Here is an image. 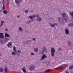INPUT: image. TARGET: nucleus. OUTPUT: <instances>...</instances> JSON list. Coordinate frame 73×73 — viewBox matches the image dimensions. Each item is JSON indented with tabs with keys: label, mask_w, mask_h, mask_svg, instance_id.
I'll list each match as a JSON object with an SVG mask.
<instances>
[{
	"label": "nucleus",
	"mask_w": 73,
	"mask_h": 73,
	"mask_svg": "<svg viewBox=\"0 0 73 73\" xmlns=\"http://www.w3.org/2000/svg\"><path fill=\"white\" fill-rule=\"evenodd\" d=\"M34 51L35 52H37L38 51V49L37 48H34Z\"/></svg>",
	"instance_id": "a211bd4d"
},
{
	"label": "nucleus",
	"mask_w": 73,
	"mask_h": 73,
	"mask_svg": "<svg viewBox=\"0 0 73 73\" xmlns=\"http://www.w3.org/2000/svg\"><path fill=\"white\" fill-rule=\"evenodd\" d=\"M58 21H60V20H61V17H60L58 19Z\"/></svg>",
	"instance_id": "f704fd0d"
},
{
	"label": "nucleus",
	"mask_w": 73,
	"mask_h": 73,
	"mask_svg": "<svg viewBox=\"0 0 73 73\" xmlns=\"http://www.w3.org/2000/svg\"><path fill=\"white\" fill-rule=\"evenodd\" d=\"M44 52H45V51H44V50H43L40 51V53H41V54H44Z\"/></svg>",
	"instance_id": "b1692460"
},
{
	"label": "nucleus",
	"mask_w": 73,
	"mask_h": 73,
	"mask_svg": "<svg viewBox=\"0 0 73 73\" xmlns=\"http://www.w3.org/2000/svg\"><path fill=\"white\" fill-rule=\"evenodd\" d=\"M4 71H5V72H8V69L5 68L4 69Z\"/></svg>",
	"instance_id": "a878e982"
},
{
	"label": "nucleus",
	"mask_w": 73,
	"mask_h": 73,
	"mask_svg": "<svg viewBox=\"0 0 73 73\" xmlns=\"http://www.w3.org/2000/svg\"><path fill=\"white\" fill-rule=\"evenodd\" d=\"M31 22V20L28 21H27L28 24H29V23H30Z\"/></svg>",
	"instance_id": "2f4dec72"
},
{
	"label": "nucleus",
	"mask_w": 73,
	"mask_h": 73,
	"mask_svg": "<svg viewBox=\"0 0 73 73\" xmlns=\"http://www.w3.org/2000/svg\"><path fill=\"white\" fill-rule=\"evenodd\" d=\"M69 68V69H72L73 68V65L70 66Z\"/></svg>",
	"instance_id": "aec40b11"
},
{
	"label": "nucleus",
	"mask_w": 73,
	"mask_h": 73,
	"mask_svg": "<svg viewBox=\"0 0 73 73\" xmlns=\"http://www.w3.org/2000/svg\"><path fill=\"white\" fill-rule=\"evenodd\" d=\"M5 0H3L2 1L3 4H5Z\"/></svg>",
	"instance_id": "cd10ccee"
},
{
	"label": "nucleus",
	"mask_w": 73,
	"mask_h": 73,
	"mask_svg": "<svg viewBox=\"0 0 73 73\" xmlns=\"http://www.w3.org/2000/svg\"><path fill=\"white\" fill-rule=\"evenodd\" d=\"M25 44H28V42H27V43H25Z\"/></svg>",
	"instance_id": "603ef678"
},
{
	"label": "nucleus",
	"mask_w": 73,
	"mask_h": 73,
	"mask_svg": "<svg viewBox=\"0 0 73 73\" xmlns=\"http://www.w3.org/2000/svg\"><path fill=\"white\" fill-rule=\"evenodd\" d=\"M19 16H20V15H18L17 17V18H19Z\"/></svg>",
	"instance_id": "c03bdc74"
},
{
	"label": "nucleus",
	"mask_w": 73,
	"mask_h": 73,
	"mask_svg": "<svg viewBox=\"0 0 73 73\" xmlns=\"http://www.w3.org/2000/svg\"><path fill=\"white\" fill-rule=\"evenodd\" d=\"M22 70L23 72H24L25 73H26V70H25V67H23L22 68Z\"/></svg>",
	"instance_id": "1a4fd4ad"
},
{
	"label": "nucleus",
	"mask_w": 73,
	"mask_h": 73,
	"mask_svg": "<svg viewBox=\"0 0 73 73\" xmlns=\"http://www.w3.org/2000/svg\"><path fill=\"white\" fill-rule=\"evenodd\" d=\"M51 56L52 57L54 56V54L55 53V49L54 48H52L51 49Z\"/></svg>",
	"instance_id": "f03ea898"
},
{
	"label": "nucleus",
	"mask_w": 73,
	"mask_h": 73,
	"mask_svg": "<svg viewBox=\"0 0 73 73\" xmlns=\"http://www.w3.org/2000/svg\"><path fill=\"white\" fill-rule=\"evenodd\" d=\"M50 70V69H48L47 70L44 71V73H46V72H49Z\"/></svg>",
	"instance_id": "bb28decb"
},
{
	"label": "nucleus",
	"mask_w": 73,
	"mask_h": 73,
	"mask_svg": "<svg viewBox=\"0 0 73 73\" xmlns=\"http://www.w3.org/2000/svg\"><path fill=\"white\" fill-rule=\"evenodd\" d=\"M61 68H62V67L60 66L59 67H58L56 68L55 69L57 70V69H61Z\"/></svg>",
	"instance_id": "6ab92c4d"
},
{
	"label": "nucleus",
	"mask_w": 73,
	"mask_h": 73,
	"mask_svg": "<svg viewBox=\"0 0 73 73\" xmlns=\"http://www.w3.org/2000/svg\"><path fill=\"white\" fill-rule=\"evenodd\" d=\"M9 40V38H7L6 37V38H5V41H8V40Z\"/></svg>",
	"instance_id": "412c9836"
},
{
	"label": "nucleus",
	"mask_w": 73,
	"mask_h": 73,
	"mask_svg": "<svg viewBox=\"0 0 73 73\" xmlns=\"http://www.w3.org/2000/svg\"><path fill=\"white\" fill-rule=\"evenodd\" d=\"M25 13H27V12H28V10H26L25 11Z\"/></svg>",
	"instance_id": "37998d69"
},
{
	"label": "nucleus",
	"mask_w": 73,
	"mask_h": 73,
	"mask_svg": "<svg viewBox=\"0 0 73 73\" xmlns=\"http://www.w3.org/2000/svg\"><path fill=\"white\" fill-rule=\"evenodd\" d=\"M63 65L65 66L66 67H68V65L67 64H63Z\"/></svg>",
	"instance_id": "c85d7f7f"
},
{
	"label": "nucleus",
	"mask_w": 73,
	"mask_h": 73,
	"mask_svg": "<svg viewBox=\"0 0 73 73\" xmlns=\"http://www.w3.org/2000/svg\"><path fill=\"white\" fill-rule=\"evenodd\" d=\"M13 49L14 51H15V52H17V51H16V47L15 46H14L13 47Z\"/></svg>",
	"instance_id": "4468645a"
},
{
	"label": "nucleus",
	"mask_w": 73,
	"mask_h": 73,
	"mask_svg": "<svg viewBox=\"0 0 73 73\" xmlns=\"http://www.w3.org/2000/svg\"><path fill=\"white\" fill-rule=\"evenodd\" d=\"M4 33H0V38L2 39H3L4 38Z\"/></svg>",
	"instance_id": "39448f33"
},
{
	"label": "nucleus",
	"mask_w": 73,
	"mask_h": 73,
	"mask_svg": "<svg viewBox=\"0 0 73 73\" xmlns=\"http://www.w3.org/2000/svg\"><path fill=\"white\" fill-rule=\"evenodd\" d=\"M18 52L19 53H21V51L20 50H18Z\"/></svg>",
	"instance_id": "c9c22d12"
},
{
	"label": "nucleus",
	"mask_w": 73,
	"mask_h": 73,
	"mask_svg": "<svg viewBox=\"0 0 73 73\" xmlns=\"http://www.w3.org/2000/svg\"><path fill=\"white\" fill-rule=\"evenodd\" d=\"M35 17V16L33 15V16H29V18L31 19H34Z\"/></svg>",
	"instance_id": "9b49d317"
},
{
	"label": "nucleus",
	"mask_w": 73,
	"mask_h": 73,
	"mask_svg": "<svg viewBox=\"0 0 73 73\" xmlns=\"http://www.w3.org/2000/svg\"><path fill=\"white\" fill-rule=\"evenodd\" d=\"M55 25H57V23H54L53 25H52V23H50V25L51 27H52V28H54Z\"/></svg>",
	"instance_id": "0eeeda50"
},
{
	"label": "nucleus",
	"mask_w": 73,
	"mask_h": 73,
	"mask_svg": "<svg viewBox=\"0 0 73 73\" xmlns=\"http://www.w3.org/2000/svg\"><path fill=\"white\" fill-rule=\"evenodd\" d=\"M36 20L37 21H41V18L39 17L36 19Z\"/></svg>",
	"instance_id": "ddd939ff"
},
{
	"label": "nucleus",
	"mask_w": 73,
	"mask_h": 73,
	"mask_svg": "<svg viewBox=\"0 0 73 73\" xmlns=\"http://www.w3.org/2000/svg\"><path fill=\"white\" fill-rule=\"evenodd\" d=\"M5 7H2L3 10H5Z\"/></svg>",
	"instance_id": "e433bc0d"
},
{
	"label": "nucleus",
	"mask_w": 73,
	"mask_h": 73,
	"mask_svg": "<svg viewBox=\"0 0 73 73\" xmlns=\"http://www.w3.org/2000/svg\"><path fill=\"white\" fill-rule=\"evenodd\" d=\"M2 11L0 10V12H1Z\"/></svg>",
	"instance_id": "864d4df0"
},
{
	"label": "nucleus",
	"mask_w": 73,
	"mask_h": 73,
	"mask_svg": "<svg viewBox=\"0 0 73 73\" xmlns=\"http://www.w3.org/2000/svg\"><path fill=\"white\" fill-rule=\"evenodd\" d=\"M35 68V66L33 65H31L29 67V70H33L34 68Z\"/></svg>",
	"instance_id": "20e7f679"
},
{
	"label": "nucleus",
	"mask_w": 73,
	"mask_h": 73,
	"mask_svg": "<svg viewBox=\"0 0 73 73\" xmlns=\"http://www.w3.org/2000/svg\"><path fill=\"white\" fill-rule=\"evenodd\" d=\"M65 32L67 35L69 33V30H68V29H65Z\"/></svg>",
	"instance_id": "6e6552de"
},
{
	"label": "nucleus",
	"mask_w": 73,
	"mask_h": 73,
	"mask_svg": "<svg viewBox=\"0 0 73 73\" xmlns=\"http://www.w3.org/2000/svg\"><path fill=\"white\" fill-rule=\"evenodd\" d=\"M5 4H3V7L4 8V7H5Z\"/></svg>",
	"instance_id": "58836bf2"
},
{
	"label": "nucleus",
	"mask_w": 73,
	"mask_h": 73,
	"mask_svg": "<svg viewBox=\"0 0 73 73\" xmlns=\"http://www.w3.org/2000/svg\"><path fill=\"white\" fill-rule=\"evenodd\" d=\"M4 20L2 21L1 22V25H3V24H4Z\"/></svg>",
	"instance_id": "393cba45"
},
{
	"label": "nucleus",
	"mask_w": 73,
	"mask_h": 73,
	"mask_svg": "<svg viewBox=\"0 0 73 73\" xmlns=\"http://www.w3.org/2000/svg\"><path fill=\"white\" fill-rule=\"evenodd\" d=\"M31 12L32 13L33 12V11L31 10Z\"/></svg>",
	"instance_id": "8fccbe9b"
},
{
	"label": "nucleus",
	"mask_w": 73,
	"mask_h": 73,
	"mask_svg": "<svg viewBox=\"0 0 73 73\" xmlns=\"http://www.w3.org/2000/svg\"><path fill=\"white\" fill-rule=\"evenodd\" d=\"M73 73V72H72V71H71L70 72V73Z\"/></svg>",
	"instance_id": "09e8293b"
},
{
	"label": "nucleus",
	"mask_w": 73,
	"mask_h": 73,
	"mask_svg": "<svg viewBox=\"0 0 73 73\" xmlns=\"http://www.w3.org/2000/svg\"><path fill=\"white\" fill-rule=\"evenodd\" d=\"M19 29L21 32H22L23 31V29L21 27H19Z\"/></svg>",
	"instance_id": "c756f323"
},
{
	"label": "nucleus",
	"mask_w": 73,
	"mask_h": 73,
	"mask_svg": "<svg viewBox=\"0 0 73 73\" xmlns=\"http://www.w3.org/2000/svg\"><path fill=\"white\" fill-rule=\"evenodd\" d=\"M31 55H32V56H33V55H34V53H31Z\"/></svg>",
	"instance_id": "4c0bfd02"
},
{
	"label": "nucleus",
	"mask_w": 73,
	"mask_h": 73,
	"mask_svg": "<svg viewBox=\"0 0 73 73\" xmlns=\"http://www.w3.org/2000/svg\"><path fill=\"white\" fill-rule=\"evenodd\" d=\"M66 14L64 13H63L62 14V16L64 19H62V21L61 22V23L62 24H65V23H66L68 21V18L67 17L65 18V17H66Z\"/></svg>",
	"instance_id": "f257e3e1"
},
{
	"label": "nucleus",
	"mask_w": 73,
	"mask_h": 73,
	"mask_svg": "<svg viewBox=\"0 0 73 73\" xmlns=\"http://www.w3.org/2000/svg\"><path fill=\"white\" fill-rule=\"evenodd\" d=\"M65 73H69V71H66Z\"/></svg>",
	"instance_id": "79ce46f5"
},
{
	"label": "nucleus",
	"mask_w": 73,
	"mask_h": 73,
	"mask_svg": "<svg viewBox=\"0 0 73 73\" xmlns=\"http://www.w3.org/2000/svg\"><path fill=\"white\" fill-rule=\"evenodd\" d=\"M43 50L45 52L46 50V48L45 46H44L43 47Z\"/></svg>",
	"instance_id": "dca6fc26"
},
{
	"label": "nucleus",
	"mask_w": 73,
	"mask_h": 73,
	"mask_svg": "<svg viewBox=\"0 0 73 73\" xmlns=\"http://www.w3.org/2000/svg\"><path fill=\"white\" fill-rule=\"evenodd\" d=\"M5 30L7 31H8V29H5Z\"/></svg>",
	"instance_id": "de8ad7c7"
},
{
	"label": "nucleus",
	"mask_w": 73,
	"mask_h": 73,
	"mask_svg": "<svg viewBox=\"0 0 73 73\" xmlns=\"http://www.w3.org/2000/svg\"><path fill=\"white\" fill-rule=\"evenodd\" d=\"M33 41H35V38H33Z\"/></svg>",
	"instance_id": "49530a36"
},
{
	"label": "nucleus",
	"mask_w": 73,
	"mask_h": 73,
	"mask_svg": "<svg viewBox=\"0 0 73 73\" xmlns=\"http://www.w3.org/2000/svg\"><path fill=\"white\" fill-rule=\"evenodd\" d=\"M5 38H6V37H10V36H9V34H8L7 33H5Z\"/></svg>",
	"instance_id": "f8f14e48"
},
{
	"label": "nucleus",
	"mask_w": 73,
	"mask_h": 73,
	"mask_svg": "<svg viewBox=\"0 0 73 73\" xmlns=\"http://www.w3.org/2000/svg\"><path fill=\"white\" fill-rule=\"evenodd\" d=\"M68 44L69 46L70 47L73 45V44L71 42L69 41L68 42Z\"/></svg>",
	"instance_id": "423d86ee"
},
{
	"label": "nucleus",
	"mask_w": 73,
	"mask_h": 73,
	"mask_svg": "<svg viewBox=\"0 0 73 73\" xmlns=\"http://www.w3.org/2000/svg\"><path fill=\"white\" fill-rule=\"evenodd\" d=\"M12 42H9L7 45V46L8 47H10L12 46Z\"/></svg>",
	"instance_id": "9d476101"
},
{
	"label": "nucleus",
	"mask_w": 73,
	"mask_h": 73,
	"mask_svg": "<svg viewBox=\"0 0 73 73\" xmlns=\"http://www.w3.org/2000/svg\"><path fill=\"white\" fill-rule=\"evenodd\" d=\"M4 71V69H3L2 68H0V73H2V72H3Z\"/></svg>",
	"instance_id": "2eb2a0df"
},
{
	"label": "nucleus",
	"mask_w": 73,
	"mask_h": 73,
	"mask_svg": "<svg viewBox=\"0 0 73 73\" xmlns=\"http://www.w3.org/2000/svg\"><path fill=\"white\" fill-rule=\"evenodd\" d=\"M2 26H3V25L1 24V25H0V28H1V27Z\"/></svg>",
	"instance_id": "a19ab883"
},
{
	"label": "nucleus",
	"mask_w": 73,
	"mask_h": 73,
	"mask_svg": "<svg viewBox=\"0 0 73 73\" xmlns=\"http://www.w3.org/2000/svg\"><path fill=\"white\" fill-rule=\"evenodd\" d=\"M47 58V56H46V55L45 54H44L41 56V58L40 59V61H42V60H44V59H45V58Z\"/></svg>",
	"instance_id": "7ed1b4c3"
},
{
	"label": "nucleus",
	"mask_w": 73,
	"mask_h": 73,
	"mask_svg": "<svg viewBox=\"0 0 73 73\" xmlns=\"http://www.w3.org/2000/svg\"><path fill=\"white\" fill-rule=\"evenodd\" d=\"M73 24L72 23H70L68 24V26L70 27H72L73 26Z\"/></svg>",
	"instance_id": "5701e85b"
},
{
	"label": "nucleus",
	"mask_w": 73,
	"mask_h": 73,
	"mask_svg": "<svg viewBox=\"0 0 73 73\" xmlns=\"http://www.w3.org/2000/svg\"><path fill=\"white\" fill-rule=\"evenodd\" d=\"M5 68H5V69H8V67H7V66H6Z\"/></svg>",
	"instance_id": "a18cd8bd"
},
{
	"label": "nucleus",
	"mask_w": 73,
	"mask_h": 73,
	"mask_svg": "<svg viewBox=\"0 0 73 73\" xmlns=\"http://www.w3.org/2000/svg\"><path fill=\"white\" fill-rule=\"evenodd\" d=\"M70 16H71L73 17V11L72 12H71L70 13Z\"/></svg>",
	"instance_id": "4be33fe9"
},
{
	"label": "nucleus",
	"mask_w": 73,
	"mask_h": 73,
	"mask_svg": "<svg viewBox=\"0 0 73 73\" xmlns=\"http://www.w3.org/2000/svg\"><path fill=\"white\" fill-rule=\"evenodd\" d=\"M0 56H1V53H0Z\"/></svg>",
	"instance_id": "3c124183"
},
{
	"label": "nucleus",
	"mask_w": 73,
	"mask_h": 73,
	"mask_svg": "<svg viewBox=\"0 0 73 73\" xmlns=\"http://www.w3.org/2000/svg\"><path fill=\"white\" fill-rule=\"evenodd\" d=\"M15 53L17 54L18 56H19L20 55L18 53H17V52H15Z\"/></svg>",
	"instance_id": "ea45409f"
},
{
	"label": "nucleus",
	"mask_w": 73,
	"mask_h": 73,
	"mask_svg": "<svg viewBox=\"0 0 73 73\" xmlns=\"http://www.w3.org/2000/svg\"><path fill=\"white\" fill-rule=\"evenodd\" d=\"M61 48H58V51H61Z\"/></svg>",
	"instance_id": "473e14b6"
},
{
	"label": "nucleus",
	"mask_w": 73,
	"mask_h": 73,
	"mask_svg": "<svg viewBox=\"0 0 73 73\" xmlns=\"http://www.w3.org/2000/svg\"><path fill=\"white\" fill-rule=\"evenodd\" d=\"M3 12L4 13V14H5V15H7V11L6 10H4L3 11Z\"/></svg>",
	"instance_id": "f3484780"
},
{
	"label": "nucleus",
	"mask_w": 73,
	"mask_h": 73,
	"mask_svg": "<svg viewBox=\"0 0 73 73\" xmlns=\"http://www.w3.org/2000/svg\"><path fill=\"white\" fill-rule=\"evenodd\" d=\"M35 17H40L39 15H37L35 16Z\"/></svg>",
	"instance_id": "7c9ffc66"
},
{
	"label": "nucleus",
	"mask_w": 73,
	"mask_h": 73,
	"mask_svg": "<svg viewBox=\"0 0 73 73\" xmlns=\"http://www.w3.org/2000/svg\"><path fill=\"white\" fill-rule=\"evenodd\" d=\"M12 54H13V55H16V54H15V52H13L12 53Z\"/></svg>",
	"instance_id": "72a5a7b5"
}]
</instances>
